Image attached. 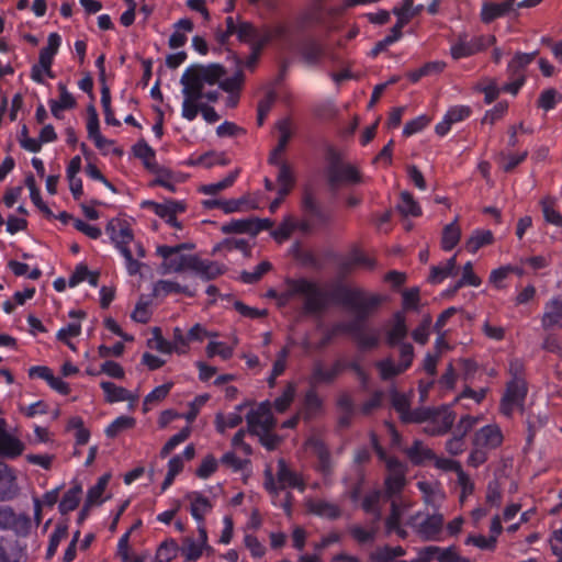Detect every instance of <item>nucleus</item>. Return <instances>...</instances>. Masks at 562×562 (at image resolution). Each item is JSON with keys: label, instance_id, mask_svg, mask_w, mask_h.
<instances>
[{"label": "nucleus", "instance_id": "nucleus-25", "mask_svg": "<svg viewBox=\"0 0 562 562\" xmlns=\"http://www.w3.org/2000/svg\"><path fill=\"white\" fill-rule=\"evenodd\" d=\"M143 207L150 209L157 216L167 220L171 215L183 213L186 211V204L180 201L166 200L164 203H157L154 201H145Z\"/></svg>", "mask_w": 562, "mask_h": 562}, {"label": "nucleus", "instance_id": "nucleus-57", "mask_svg": "<svg viewBox=\"0 0 562 562\" xmlns=\"http://www.w3.org/2000/svg\"><path fill=\"white\" fill-rule=\"evenodd\" d=\"M101 104L104 112V120L108 125L120 126L121 122L114 116V112L111 108V92L106 85L101 87Z\"/></svg>", "mask_w": 562, "mask_h": 562}, {"label": "nucleus", "instance_id": "nucleus-59", "mask_svg": "<svg viewBox=\"0 0 562 562\" xmlns=\"http://www.w3.org/2000/svg\"><path fill=\"white\" fill-rule=\"evenodd\" d=\"M110 474L99 477L98 482L91 486L87 493L86 507L100 503L101 496L109 483Z\"/></svg>", "mask_w": 562, "mask_h": 562}, {"label": "nucleus", "instance_id": "nucleus-42", "mask_svg": "<svg viewBox=\"0 0 562 562\" xmlns=\"http://www.w3.org/2000/svg\"><path fill=\"white\" fill-rule=\"evenodd\" d=\"M397 211L404 216H420L422 209L413 194L404 191L400 195V202L396 206Z\"/></svg>", "mask_w": 562, "mask_h": 562}, {"label": "nucleus", "instance_id": "nucleus-47", "mask_svg": "<svg viewBox=\"0 0 562 562\" xmlns=\"http://www.w3.org/2000/svg\"><path fill=\"white\" fill-rule=\"evenodd\" d=\"M457 259L456 256L448 259L442 266H434L431 267V271L429 274V282L431 283H440L447 277L451 276L456 269Z\"/></svg>", "mask_w": 562, "mask_h": 562}, {"label": "nucleus", "instance_id": "nucleus-61", "mask_svg": "<svg viewBox=\"0 0 562 562\" xmlns=\"http://www.w3.org/2000/svg\"><path fill=\"white\" fill-rule=\"evenodd\" d=\"M172 386L173 383L168 382L155 387L149 394H147L143 403L144 412L149 409V405L157 404L162 401L169 394Z\"/></svg>", "mask_w": 562, "mask_h": 562}, {"label": "nucleus", "instance_id": "nucleus-64", "mask_svg": "<svg viewBox=\"0 0 562 562\" xmlns=\"http://www.w3.org/2000/svg\"><path fill=\"white\" fill-rule=\"evenodd\" d=\"M271 269L272 265L269 261L263 260L255 267L254 271H243L240 278L243 282L247 284H254L257 283L262 278V276Z\"/></svg>", "mask_w": 562, "mask_h": 562}, {"label": "nucleus", "instance_id": "nucleus-4", "mask_svg": "<svg viewBox=\"0 0 562 562\" xmlns=\"http://www.w3.org/2000/svg\"><path fill=\"white\" fill-rule=\"evenodd\" d=\"M105 229L110 235L111 240L124 257L127 273L130 276H136L139 273L144 263L133 258L132 251L128 247V245L134 240V234L130 225L120 220H111Z\"/></svg>", "mask_w": 562, "mask_h": 562}, {"label": "nucleus", "instance_id": "nucleus-34", "mask_svg": "<svg viewBox=\"0 0 562 562\" xmlns=\"http://www.w3.org/2000/svg\"><path fill=\"white\" fill-rule=\"evenodd\" d=\"M262 35V26L257 27L251 22L239 20V29L236 36L241 43H249L250 46L256 45Z\"/></svg>", "mask_w": 562, "mask_h": 562}, {"label": "nucleus", "instance_id": "nucleus-17", "mask_svg": "<svg viewBox=\"0 0 562 562\" xmlns=\"http://www.w3.org/2000/svg\"><path fill=\"white\" fill-rule=\"evenodd\" d=\"M307 446L313 450L317 457L316 470L324 476L333 474L334 465L330 458V452L325 442L318 438H310Z\"/></svg>", "mask_w": 562, "mask_h": 562}, {"label": "nucleus", "instance_id": "nucleus-5", "mask_svg": "<svg viewBox=\"0 0 562 562\" xmlns=\"http://www.w3.org/2000/svg\"><path fill=\"white\" fill-rule=\"evenodd\" d=\"M496 43L494 35H479L470 37L467 33L458 35L451 44L450 55L454 60L471 57Z\"/></svg>", "mask_w": 562, "mask_h": 562}, {"label": "nucleus", "instance_id": "nucleus-27", "mask_svg": "<svg viewBox=\"0 0 562 562\" xmlns=\"http://www.w3.org/2000/svg\"><path fill=\"white\" fill-rule=\"evenodd\" d=\"M16 493V477L8 465L0 463V502L12 499Z\"/></svg>", "mask_w": 562, "mask_h": 562}, {"label": "nucleus", "instance_id": "nucleus-3", "mask_svg": "<svg viewBox=\"0 0 562 562\" xmlns=\"http://www.w3.org/2000/svg\"><path fill=\"white\" fill-rule=\"evenodd\" d=\"M288 297L304 296L303 310L306 314H321L328 306L327 293L314 281L305 278L288 280Z\"/></svg>", "mask_w": 562, "mask_h": 562}, {"label": "nucleus", "instance_id": "nucleus-39", "mask_svg": "<svg viewBox=\"0 0 562 562\" xmlns=\"http://www.w3.org/2000/svg\"><path fill=\"white\" fill-rule=\"evenodd\" d=\"M406 553L405 549L401 546L390 547L383 546L376 548L370 554L371 562H392L398 557H403Z\"/></svg>", "mask_w": 562, "mask_h": 562}, {"label": "nucleus", "instance_id": "nucleus-6", "mask_svg": "<svg viewBox=\"0 0 562 562\" xmlns=\"http://www.w3.org/2000/svg\"><path fill=\"white\" fill-rule=\"evenodd\" d=\"M194 248L192 243H182L176 246L161 245L157 247V255L165 259L162 266L167 272L191 270L194 255H179L182 250Z\"/></svg>", "mask_w": 562, "mask_h": 562}, {"label": "nucleus", "instance_id": "nucleus-11", "mask_svg": "<svg viewBox=\"0 0 562 562\" xmlns=\"http://www.w3.org/2000/svg\"><path fill=\"white\" fill-rule=\"evenodd\" d=\"M419 514L411 518L409 524L416 528L417 533L425 540H438L443 526L441 514L427 515L422 521H417Z\"/></svg>", "mask_w": 562, "mask_h": 562}, {"label": "nucleus", "instance_id": "nucleus-21", "mask_svg": "<svg viewBox=\"0 0 562 562\" xmlns=\"http://www.w3.org/2000/svg\"><path fill=\"white\" fill-rule=\"evenodd\" d=\"M541 324L544 329L562 326V295L554 296L547 302Z\"/></svg>", "mask_w": 562, "mask_h": 562}, {"label": "nucleus", "instance_id": "nucleus-56", "mask_svg": "<svg viewBox=\"0 0 562 562\" xmlns=\"http://www.w3.org/2000/svg\"><path fill=\"white\" fill-rule=\"evenodd\" d=\"M431 418L440 427L439 430H437V432H442V435H445L451 429L456 419V414L448 408H443L440 411L432 409Z\"/></svg>", "mask_w": 562, "mask_h": 562}, {"label": "nucleus", "instance_id": "nucleus-55", "mask_svg": "<svg viewBox=\"0 0 562 562\" xmlns=\"http://www.w3.org/2000/svg\"><path fill=\"white\" fill-rule=\"evenodd\" d=\"M135 423L136 420L134 417L124 415L120 416L105 428V435L109 438H115L123 430L133 428Z\"/></svg>", "mask_w": 562, "mask_h": 562}, {"label": "nucleus", "instance_id": "nucleus-33", "mask_svg": "<svg viewBox=\"0 0 562 562\" xmlns=\"http://www.w3.org/2000/svg\"><path fill=\"white\" fill-rule=\"evenodd\" d=\"M26 544L15 540L10 550L0 542V562H23L26 560Z\"/></svg>", "mask_w": 562, "mask_h": 562}, {"label": "nucleus", "instance_id": "nucleus-13", "mask_svg": "<svg viewBox=\"0 0 562 562\" xmlns=\"http://www.w3.org/2000/svg\"><path fill=\"white\" fill-rule=\"evenodd\" d=\"M198 539L192 537H184L182 539V546L179 547V551L186 558L187 561H196L203 552V549L207 547V532L204 525L198 526Z\"/></svg>", "mask_w": 562, "mask_h": 562}, {"label": "nucleus", "instance_id": "nucleus-51", "mask_svg": "<svg viewBox=\"0 0 562 562\" xmlns=\"http://www.w3.org/2000/svg\"><path fill=\"white\" fill-rule=\"evenodd\" d=\"M133 154L135 157L139 158L146 168L150 169L154 165L156 153L155 150L147 144L145 139H139L133 146Z\"/></svg>", "mask_w": 562, "mask_h": 562}, {"label": "nucleus", "instance_id": "nucleus-2", "mask_svg": "<svg viewBox=\"0 0 562 562\" xmlns=\"http://www.w3.org/2000/svg\"><path fill=\"white\" fill-rule=\"evenodd\" d=\"M225 75L226 69L221 64L190 66L180 79V83L183 86L182 94L186 97V105L191 100H202V90H204L205 85H216Z\"/></svg>", "mask_w": 562, "mask_h": 562}, {"label": "nucleus", "instance_id": "nucleus-26", "mask_svg": "<svg viewBox=\"0 0 562 562\" xmlns=\"http://www.w3.org/2000/svg\"><path fill=\"white\" fill-rule=\"evenodd\" d=\"M515 0H506L501 3L485 2L481 10V20L483 23H491L494 20L508 14L514 7Z\"/></svg>", "mask_w": 562, "mask_h": 562}, {"label": "nucleus", "instance_id": "nucleus-63", "mask_svg": "<svg viewBox=\"0 0 562 562\" xmlns=\"http://www.w3.org/2000/svg\"><path fill=\"white\" fill-rule=\"evenodd\" d=\"M148 347L161 353L169 355L173 352L172 344L162 337L161 329L159 327L153 328V338L148 340Z\"/></svg>", "mask_w": 562, "mask_h": 562}, {"label": "nucleus", "instance_id": "nucleus-9", "mask_svg": "<svg viewBox=\"0 0 562 562\" xmlns=\"http://www.w3.org/2000/svg\"><path fill=\"white\" fill-rule=\"evenodd\" d=\"M246 420L248 430L252 435H260V431L272 430L276 426V419L268 401L260 403L256 409H251L247 414Z\"/></svg>", "mask_w": 562, "mask_h": 562}, {"label": "nucleus", "instance_id": "nucleus-12", "mask_svg": "<svg viewBox=\"0 0 562 562\" xmlns=\"http://www.w3.org/2000/svg\"><path fill=\"white\" fill-rule=\"evenodd\" d=\"M299 53L303 63L308 67H317L326 58L325 45L313 37L300 42Z\"/></svg>", "mask_w": 562, "mask_h": 562}, {"label": "nucleus", "instance_id": "nucleus-10", "mask_svg": "<svg viewBox=\"0 0 562 562\" xmlns=\"http://www.w3.org/2000/svg\"><path fill=\"white\" fill-rule=\"evenodd\" d=\"M389 474L384 481L385 495L393 497L400 494L406 484V467L396 458L386 461Z\"/></svg>", "mask_w": 562, "mask_h": 562}, {"label": "nucleus", "instance_id": "nucleus-48", "mask_svg": "<svg viewBox=\"0 0 562 562\" xmlns=\"http://www.w3.org/2000/svg\"><path fill=\"white\" fill-rule=\"evenodd\" d=\"M154 292L156 295L162 294L168 295L171 293H183L188 296H193L194 293L191 292L187 286L179 284L178 282L170 280H159L154 288Z\"/></svg>", "mask_w": 562, "mask_h": 562}, {"label": "nucleus", "instance_id": "nucleus-29", "mask_svg": "<svg viewBox=\"0 0 562 562\" xmlns=\"http://www.w3.org/2000/svg\"><path fill=\"white\" fill-rule=\"evenodd\" d=\"M100 386L105 394V401L108 403H116L124 401L134 402L137 400L136 395L131 394L125 387L117 386L113 382L102 381L100 383Z\"/></svg>", "mask_w": 562, "mask_h": 562}, {"label": "nucleus", "instance_id": "nucleus-46", "mask_svg": "<svg viewBox=\"0 0 562 562\" xmlns=\"http://www.w3.org/2000/svg\"><path fill=\"white\" fill-rule=\"evenodd\" d=\"M238 175H239V170L235 169V170L231 171L223 180L215 182V183L202 186L200 189V192H202L203 194H206V195H215L218 192L232 187L235 183Z\"/></svg>", "mask_w": 562, "mask_h": 562}, {"label": "nucleus", "instance_id": "nucleus-44", "mask_svg": "<svg viewBox=\"0 0 562 562\" xmlns=\"http://www.w3.org/2000/svg\"><path fill=\"white\" fill-rule=\"evenodd\" d=\"M406 453L414 464H422L426 460L436 459L435 452L425 447L419 440H415L412 447L407 449Z\"/></svg>", "mask_w": 562, "mask_h": 562}, {"label": "nucleus", "instance_id": "nucleus-38", "mask_svg": "<svg viewBox=\"0 0 562 562\" xmlns=\"http://www.w3.org/2000/svg\"><path fill=\"white\" fill-rule=\"evenodd\" d=\"M81 493V485L76 484L64 494L58 505V509L61 515H66L78 507L80 503Z\"/></svg>", "mask_w": 562, "mask_h": 562}, {"label": "nucleus", "instance_id": "nucleus-60", "mask_svg": "<svg viewBox=\"0 0 562 562\" xmlns=\"http://www.w3.org/2000/svg\"><path fill=\"white\" fill-rule=\"evenodd\" d=\"M375 367L378 368L380 372V376L382 380L386 381L390 380L396 375L402 374L405 372L400 364H395L393 359L386 358L383 360H380L375 363Z\"/></svg>", "mask_w": 562, "mask_h": 562}, {"label": "nucleus", "instance_id": "nucleus-35", "mask_svg": "<svg viewBox=\"0 0 562 562\" xmlns=\"http://www.w3.org/2000/svg\"><path fill=\"white\" fill-rule=\"evenodd\" d=\"M175 31L169 37V47L172 49L182 47L187 43V36L182 33L184 32H191L194 27L193 22L190 19H180L177 23L173 25Z\"/></svg>", "mask_w": 562, "mask_h": 562}, {"label": "nucleus", "instance_id": "nucleus-28", "mask_svg": "<svg viewBox=\"0 0 562 562\" xmlns=\"http://www.w3.org/2000/svg\"><path fill=\"white\" fill-rule=\"evenodd\" d=\"M393 325L386 335V342L390 347L402 344V340L407 336L406 318L402 312H396L393 315Z\"/></svg>", "mask_w": 562, "mask_h": 562}, {"label": "nucleus", "instance_id": "nucleus-52", "mask_svg": "<svg viewBox=\"0 0 562 562\" xmlns=\"http://www.w3.org/2000/svg\"><path fill=\"white\" fill-rule=\"evenodd\" d=\"M245 82L244 71L238 68L237 71L228 78L220 79V88L227 93H240Z\"/></svg>", "mask_w": 562, "mask_h": 562}, {"label": "nucleus", "instance_id": "nucleus-53", "mask_svg": "<svg viewBox=\"0 0 562 562\" xmlns=\"http://www.w3.org/2000/svg\"><path fill=\"white\" fill-rule=\"evenodd\" d=\"M68 536V526L65 524H58L52 535L49 536L48 547L46 551V559H52L60 543L61 540L66 539Z\"/></svg>", "mask_w": 562, "mask_h": 562}, {"label": "nucleus", "instance_id": "nucleus-32", "mask_svg": "<svg viewBox=\"0 0 562 562\" xmlns=\"http://www.w3.org/2000/svg\"><path fill=\"white\" fill-rule=\"evenodd\" d=\"M427 562H456L457 548L451 546L441 548L438 546H428L424 548Z\"/></svg>", "mask_w": 562, "mask_h": 562}, {"label": "nucleus", "instance_id": "nucleus-19", "mask_svg": "<svg viewBox=\"0 0 562 562\" xmlns=\"http://www.w3.org/2000/svg\"><path fill=\"white\" fill-rule=\"evenodd\" d=\"M305 506L310 514L329 520H336L341 516V508L339 505L325 499H308L306 501Z\"/></svg>", "mask_w": 562, "mask_h": 562}, {"label": "nucleus", "instance_id": "nucleus-8", "mask_svg": "<svg viewBox=\"0 0 562 562\" xmlns=\"http://www.w3.org/2000/svg\"><path fill=\"white\" fill-rule=\"evenodd\" d=\"M528 393L526 380H510L506 384L505 393L501 400V412L512 416L516 407H522Z\"/></svg>", "mask_w": 562, "mask_h": 562}, {"label": "nucleus", "instance_id": "nucleus-14", "mask_svg": "<svg viewBox=\"0 0 562 562\" xmlns=\"http://www.w3.org/2000/svg\"><path fill=\"white\" fill-rule=\"evenodd\" d=\"M502 442L503 435L499 427L496 425H486L475 432L472 445L491 451L498 448Z\"/></svg>", "mask_w": 562, "mask_h": 562}, {"label": "nucleus", "instance_id": "nucleus-50", "mask_svg": "<svg viewBox=\"0 0 562 562\" xmlns=\"http://www.w3.org/2000/svg\"><path fill=\"white\" fill-rule=\"evenodd\" d=\"M179 552V546L175 539H167L158 547L155 562H170Z\"/></svg>", "mask_w": 562, "mask_h": 562}, {"label": "nucleus", "instance_id": "nucleus-1", "mask_svg": "<svg viewBox=\"0 0 562 562\" xmlns=\"http://www.w3.org/2000/svg\"><path fill=\"white\" fill-rule=\"evenodd\" d=\"M333 301L355 313V318L347 323H337L327 329L315 348H326L339 333H347L352 336L361 349L375 348L379 344V336L375 330L366 331L364 322L386 301L381 294H370L361 288H350L344 284L335 286L331 293Z\"/></svg>", "mask_w": 562, "mask_h": 562}, {"label": "nucleus", "instance_id": "nucleus-20", "mask_svg": "<svg viewBox=\"0 0 562 562\" xmlns=\"http://www.w3.org/2000/svg\"><path fill=\"white\" fill-rule=\"evenodd\" d=\"M191 270L195 272L202 280L210 281L225 272V266L216 261L201 259L194 256Z\"/></svg>", "mask_w": 562, "mask_h": 562}, {"label": "nucleus", "instance_id": "nucleus-31", "mask_svg": "<svg viewBox=\"0 0 562 562\" xmlns=\"http://www.w3.org/2000/svg\"><path fill=\"white\" fill-rule=\"evenodd\" d=\"M23 450L24 445L20 439L0 430V454L16 458L22 454Z\"/></svg>", "mask_w": 562, "mask_h": 562}, {"label": "nucleus", "instance_id": "nucleus-18", "mask_svg": "<svg viewBox=\"0 0 562 562\" xmlns=\"http://www.w3.org/2000/svg\"><path fill=\"white\" fill-rule=\"evenodd\" d=\"M277 479L280 484V488L282 490L285 487H292L297 488L300 492L305 491L306 485L304 480L299 473L292 471L288 467L284 459H279L278 461Z\"/></svg>", "mask_w": 562, "mask_h": 562}, {"label": "nucleus", "instance_id": "nucleus-54", "mask_svg": "<svg viewBox=\"0 0 562 562\" xmlns=\"http://www.w3.org/2000/svg\"><path fill=\"white\" fill-rule=\"evenodd\" d=\"M243 417L238 412L224 415L222 413L215 416V427L220 434H224L227 428H235L241 424Z\"/></svg>", "mask_w": 562, "mask_h": 562}, {"label": "nucleus", "instance_id": "nucleus-15", "mask_svg": "<svg viewBox=\"0 0 562 562\" xmlns=\"http://www.w3.org/2000/svg\"><path fill=\"white\" fill-rule=\"evenodd\" d=\"M201 113L203 119L207 123H215L220 120L218 114L214 110V108L202 103L201 100H191L189 104L186 105V97H183L182 102V117L188 121H193L198 114Z\"/></svg>", "mask_w": 562, "mask_h": 562}, {"label": "nucleus", "instance_id": "nucleus-37", "mask_svg": "<svg viewBox=\"0 0 562 562\" xmlns=\"http://www.w3.org/2000/svg\"><path fill=\"white\" fill-rule=\"evenodd\" d=\"M278 130L280 133L279 142L277 147L273 149V151L269 156V164L270 165H278L281 162L278 159V156L282 154L291 138V130H290V123L289 121H282L278 124Z\"/></svg>", "mask_w": 562, "mask_h": 562}, {"label": "nucleus", "instance_id": "nucleus-49", "mask_svg": "<svg viewBox=\"0 0 562 562\" xmlns=\"http://www.w3.org/2000/svg\"><path fill=\"white\" fill-rule=\"evenodd\" d=\"M25 186L30 190V198L34 205H36L46 216H52L53 212L43 202L41 192L36 186L35 178L32 173L27 175L25 178Z\"/></svg>", "mask_w": 562, "mask_h": 562}, {"label": "nucleus", "instance_id": "nucleus-62", "mask_svg": "<svg viewBox=\"0 0 562 562\" xmlns=\"http://www.w3.org/2000/svg\"><path fill=\"white\" fill-rule=\"evenodd\" d=\"M295 395V385L289 382L282 394L273 402V407L278 413H284L291 405Z\"/></svg>", "mask_w": 562, "mask_h": 562}, {"label": "nucleus", "instance_id": "nucleus-40", "mask_svg": "<svg viewBox=\"0 0 562 562\" xmlns=\"http://www.w3.org/2000/svg\"><path fill=\"white\" fill-rule=\"evenodd\" d=\"M494 240L493 233L487 229H476L467 240L465 248L469 252L475 254L480 248L491 245Z\"/></svg>", "mask_w": 562, "mask_h": 562}, {"label": "nucleus", "instance_id": "nucleus-43", "mask_svg": "<svg viewBox=\"0 0 562 562\" xmlns=\"http://www.w3.org/2000/svg\"><path fill=\"white\" fill-rule=\"evenodd\" d=\"M537 54V50L529 54L517 53L508 64L507 71L509 76L524 75L525 68L532 63Z\"/></svg>", "mask_w": 562, "mask_h": 562}, {"label": "nucleus", "instance_id": "nucleus-41", "mask_svg": "<svg viewBox=\"0 0 562 562\" xmlns=\"http://www.w3.org/2000/svg\"><path fill=\"white\" fill-rule=\"evenodd\" d=\"M461 237V229L457 220L446 225L442 231L441 248L445 251L452 250L459 243Z\"/></svg>", "mask_w": 562, "mask_h": 562}, {"label": "nucleus", "instance_id": "nucleus-45", "mask_svg": "<svg viewBox=\"0 0 562 562\" xmlns=\"http://www.w3.org/2000/svg\"><path fill=\"white\" fill-rule=\"evenodd\" d=\"M289 35V27L283 23L273 26L262 25V35L259 41L263 47L273 40H283Z\"/></svg>", "mask_w": 562, "mask_h": 562}, {"label": "nucleus", "instance_id": "nucleus-24", "mask_svg": "<svg viewBox=\"0 0 562 562\" xmlns=\"http://www.w3.org/2000/svg\"><path fill=\"white\" fill-rule=\"evenodd\" d=\"M186 498L191 502L190 513L192 517L199 525H204L205 515L213 508L210 499L199 492H190L186 495Z\"/></svg>", "mask_w": 562, "mask_h": 562}, {"label": "nucleus", "instance_id": "nucleus-16", "mask_svg": "<svg viewBox=\"0 0 562 562\" xmlns=\"http://www.w3.org/2000/svg\"><path fill=\"white\" fill-rule=\"evenodd\" d=\"M328 183L331 188L336 187L339 182L346 181L351 183L360 182L359 171L350 165H339L333 162L327 169Z\"/></svg>", "mask_w": 562, "mask_h": 562}, {"label": "nucleus", "instance_id": "nucleus-30", "mask_svg": "<svg viewBox=\"0 0 562 562\" xmlns=\"http://www.w3.org/2000/svg\"><path fill=\"white\" fill-rule=\"evenodd\" d=\"M307 381L308 384L315 389V386L321 384H333L336 379L333 375L329 367L325 368L324 363L321 360H317L313 363Z\"/></svg>", "mask_w": 562, "mask_h": 562}, {"label": "nucleus", "instance_id": "nucleus-23", "mask_svg": "<svg viewBox=\"0 0 562 562\" xmlns=\"http://www.w3.org/2000/svg\"><path fill=\"white\" fill-rule=\"evenodd\" d=\"M88 121H87V132L88 137L93 140L95 147L98 149H103L106 145L112 144V140L106 139L100 133V122L98 112L93 104L88 105Z\"/></svg>", "mask_w": 562, "mask_h": 562}, {"label": "nucleus", "instance_id": "nucleus-22", "mask_svg": "<svg viewBox=\"0 0 562 562\" xmlns=\"http://www.w3.org/2000/svg\"><path fill=\"white\" fill-rule=\"evenodd\" d=\"M323 411V400L314 387L307 390L304 394L303 407L300 412L301 417L305 422L316 418Z\"/></svg>", "mask_w": 562, "mask_h": 562}, {"label": "nucleus", "instance_id": "nucleus-36", "mask_svg": "<svg viewBox=\"0 0 562 562\" xmlns=\"http://www.w3.org/2000/svg\"><path fill=\"white\" fill-rule=\"evenodd\" d=\"M382 497V493L379 490H374L368 493L361 503V508L367 513L373 516V522L379 524L382 518V512L380 508V501Z\"/></svg>", "mask_w": 562, "mask_h": 562}, {"label": "nucleus", "instance_id": "nucleus-7", "mask_svg": "<svg viewBox=\"0 0 562 562\" xmlns=\"http://www.w3.org/2000/svg\"><path fill=\"white\" fill-rule=\"evenodd\" d=\"M32 519L26 513H18L9 505L0 506V530L12 531L18 538H26L31 533Z\"/></svg>", "mask_w": 562, "mask_h": 562}, {"label": "nucleus", "instance_id": "nucleus-58", "mask_svg": "<svg viewBox=\"0 0 562 562\" xmlns=\"http://www.w3.org/2000/svg\"><path fill=\"white\" fill-rule=\"evenodd\" d=\"M277 100V92L271 89L269 90L265 97L258 102V109H257V123L259 126L263 125L265 120L269 112L272 109V105L274 104Z\"/></svg>", "mask_w": 562, "mask_h": 562}]
</instances>
